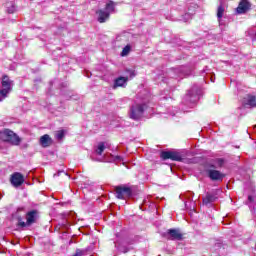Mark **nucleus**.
<instances>
[{"label": "nucleus", "instance_id": "obj_1", "mask_svg": "<svg viewBox=\"0 0 256 256\" xmlns=\"http://www.w3.org/2000/svg\"><path fill=\"white\" fill-rule=\"evenodd\" d=\"M113 11H115V2L109 1L108 3H106V7L104 10L100 9L96 12V14L98 15V22L105 23V21L109 19V16L111 15V13H113Z\"/></svg>", "mask_w": 256, "mask_h": 256}, {"label": "nucleus", "instance_id": "obj_2", "mask_svg": "<svg viewBox=\"0 0 256 256\" xmlns=\"http://www.w3.org/2000/svg\"><path fill=\"white\" fill-rule=\"evenodd\" d=\"M13 89V81L9 79V76H4L2 78V89L0 90V102L4 101V99H7L9 97V94L11 93Z\"/></svg>", "mask_w": 256, "mask_h": 256}, {"label": "nucleus", "instance_id": "obj_3", "mask_svg": "<svg viewBox=\"0 0 256 256\" xmlns=\"http://www.w3.org/2000/svg\"><path fill=\"white\" fill-rule=\"evenodd\" d=\"M0 139H2V141H6L7 143H11V145L21 144V138L11 130H4L0 132Z\"/></svg>", "mask_w": 256, "mask_h": 256}, {"label": "nucleus", "instance_id": "obj_4", "mask_svg": "<svg viewBox=\"0 0 256 256\" xmlns=\"http://www.w3.org/2000/svg\"><path fill=\"white\" fill-rule=\"evenodd\" d=\"M201 99V90L197 88V86H194L188 93L186 94L184 101L187 103V105H190L193 107L197 101Z\"/></svg>", "mask_w": 256, "mask_h": 256}, {"label": "nucleus", "instance_id": "obj_5", "mask_svg": "<svg viewBox=\"0 0 256 256\" xmlns=\"http://www.w3.org/2000/svg\"><path fill=\"white\" fill-rule=\"evenodd\" d=\"M145 109H147V105L134 103L130 108V119H134V121H139V119L143 117Z\"/></svg>", "mask_w": 256, "mask_h": 256}, {"label": "nucleus", "instance_id": "obj_6", "mask_svg": "<svg viewBox=\"0 0 256 256\" xmlns=\"http://www.w3.org/2000/svg\"><path fill=\"white\" fill-rule=\"evenodd\" d=\"M10 183L17 189V187H21L25 183V177L23 174L15 172L11 175Z\"/></svg>", "mask_w": 256, "mask_h": 256}, {"label": "nucleus", "instance_id": "obj_7", "mask_svg": "<svg viewBox=\"0 0 256 256\" xmlns=\"http://www.w3.org/2000/svg\"><path fill=\"white\" fill-rule=\"evenodd\" d=\"M106 148L107 146L105 145V142H99L94 148L93 154L91 155L92 161H101V158H95V155L101 157L103 155V151H105Z\"/></svg>", "mask_w": 256, "mask_h": 256}, {"label": "nucleus", "instance_id": "obj_8", "mask_svg": "<svg viewBox=\"0 0 256 256\" xmlns=\"http://www.w3.org/2000/svg\"><path fill=\"white\" fill-rule=\"evenodd\" d=\"M117 199H125V197H131V188L125 186L116 187Z\"/></svg>", "mask_w": 256, "mask_h": 256}, {"label": "nucleus", "instance_id": "obj_9", "mask_svg": "<svg viewBox=\"0 0 256 256\" xmlns=\"http://www.w3.org/2000/svg\"><path fill=\"white\" fill-rule=\"evenodd\" d=\"M249 9H251V3H249L247 0H241L238 7L236 8V13L238 15H243L247 13Z\"/></svg>", "mask_w": 256, "mask_h": 256}, {"label": "nucleus", "instance_id": "obj_10", "mask_svg": "<svg viewBox=\"0 0 256 256\" xmlns=\"http://www.w3.org/2000/svg\"><path fill=\"white\" fill-rule=\"evenodd\" d=\"M208 177L211 181H223L225 174L221 173L219 170H208Z\"/></svg>", "mask_w": 256, "mask_h": 256}, {"label": "nucleus", "instance_id": "obj_11", "mask_svg": "<svg viewBox=\"0 0 256 256\" xmlns=\"http://www.w3.org/2000/svg\"><path fill=\"white\" fill-rule=\"evenodd\" d=\"M246 205H248L252 215H254V217H256V195L255 194L248 196Z\"/></svg>", "mask_w": 256, "mask_h": 256}, {"label": "nucleus", "instance_id": "obj_12", "mask_svg": "<svg viewBox=\"0 0 256 256\" xmlns=\"http://www.w3.org/2000/svg\"><path fill=\"white\" fill-rule=\"evenodd\" d=\"M215 201H217V196L212 193H207L202 199V203L205 207H211Z\"/></svg>", "mask_w": 256, "mask_h": 256}, {"label": "nucleus", "instance_id": "obj_13", "mask_svg": "<svg viewBox=\"0 0 256 256\" xmlns=\"http://www.w3.org/2000/svg\"><path fill=\"white\" fill-rule=\"evenodd\" d=\"M174 73H176L177 77L180 78L189 77V75H191V71L187 66H180L174 69Z\"/></svg>", "mask_w": 256, "mask_h": 256}, {"label": "nucleus", "instance_id": "obj_14", "mask_svg": "<svg viewBox=\"0 0 256 256\" xmlns=\"http://www.w3.org/2000/svg\"><path fill=\"white\" fill-rule=\"evenodd\" d=\"M37 221V211L32 210L26 214V226L29 227Z\"/></svg>", "mask_w": 256, "mask_h": 256}, {"label": "nucleus", "instance_id": "obj_15", "mask_svg": "<svg viewBox=\"0 0 256 256\" xmlns=\"http://www.w3.org/2000/svg\"><path fill=\"white\" fill-rule=\"evenodd\" d=\"M127 81L129 78L120 76L114 80L113 89H117L118 87H126Z\"/></svg>", "mask_w": 256, "mask_h": 256}, {"label": "nucleus", "instance_id": "obj_16", "mask_svg": "<svg viewBox=\"0 0 256 256\" xmlns=\"http://www.w3.org/2000/svg\"><path fill=\"white\" fill-rule=\"evenodd\" d=\"M168 235L169 239H172V241H181L183 239V235L175 229L168 230Z\"/></svg>", "mask_w": 256, "mask_h": 256}, {"label": "nucleus", "instance_id": "obj_17", "mask_svg": "<svg viewBox=\"0 0 256 256\" xmlns=\"http://www.w3.org/2000/svg\"><path fill=\"white\" fill-rule=\"evenodd\" d=\"M243 105L244 107L248 108L256 107V97L248 95L246 98H244Z\"/></svg>", "mask_w": 256, "mask_h": 256}, {"label": "nucleus", "instance_id": "obj_18", "mask_svg": "<svg viewBox=\"0 0 256 256\" xmlns=\"http://www.w3.org/2000/svg\"><path fill=\"white\" fill-rule=\"evenodd\" d=\"M224 14H225V7H223V5L218 6L217 19H218L219 25H224V23H223V15Z\"/></svg>", "mask_w": 256, "mask_h": 256}, {"label": "nucleus", "instance_id": "obj_19", "mask_svg": "<svg viewBox=\"0 0 256 256\" xmlns=\"http://www.w3.org/2000/svg\"><path fill=\"white\" fill-rule=\"evenodd\" d=\"M170 159L172 161H180L182 163L183 161H185V158H183V155H181L179 152H173V151H171Z\"/></svg>", "mask_w": 256, "mask_h": 256}, {"label": "nucleus", "instance_id": "obj_20", "mask_svg": "<svg viewBox=\"0 0 256 256\" xmlns=\"http://www.w3.org/2000/svg\"><path fill=\"white\" fill-rule=\"evenodd\" d=\"M49 141H51V137L48 134H45L40 138L42 147H49Z\"/></svg>", "mask_w": 256, "mask_h": 256}, {"label": "nucleus", "instance_id": "obj_21", "mask_svg": "<svg viewBox=\"0 0 256 256\" xmlns=\"http://www.w3.org/2000/svg\"><path fill=\"white\" fill-rule=\"evenodd\" d=\"M6 9L8 13H15V2H7L6 3Z\"/></svg>", "mask_w": 256, "mask_h": 256}, {"label": "nucleus", "instance_id": "obj_22", "mask_svg": "<svg viewBox=\"0 0 256 256\" xmlns=\"http://www.w3.org/2000/svg\"><path fill=\"white\" fill-rule=\"evenodd\" d=\"M129 53H131V45L130 44L126 45L123 48V50L121 52V57H127V55H129Z\"/></svg>", "mask_w": 256, "mask_h": 256}, {"label": "nucleus", "instance_id": "obj_23", "mask_svg": "<svg viewBox=\"0 0 256 256\" xmlns=\"http://www.w3.org/2000/svg\"><path fill=\"white\" fill-rule=\"evenodd\" d=\"M115 247L116 249H118V251H120L121 253H127L129 251L128 247H123L121 246V244L119 243V241L115 242Z\"/></svg>", "mask_w": 256, "mask_h": 256}, {"label": "nucleus", "instance_id": "obj_24", "mask_svg": "<svg viewBox=\"0 0 256 256\" xmlns=\"http://www.w3.org/2000/svg\"><path fill=\"white\" fill-rule=\"evenodd\" d=\"M17 227H20L21 229H24V227H27V222L23 221V218L21 216L17 217Z\"/></svg>", "mask_w": 256, "mask_h": 256}, {"label": "nucleus", "instance_id": "obj_25", "mask_svg": "<svg viewBox=\"0 0 256 256\" xmlns=\"http://www.w3.org/2000/svg\"><path fill=\"white\" fill-rule=\"evenodd\" d=\"M55 137L58 141H61L63 137H65V131L64 130H59L55 133Z\"/></svg>", "mask_w": 256, "mask_h": 256}, {"label": "nucleus", "instance_id": "obj_26", "mask_svg": "<svg viewBox=\"0 0 256 256\" xmlns=\"http://www.w3.org/2000/svg\"><path fill=\"white\" fill-rule=\"evenodd\" d=\"M160 157L164 160L171 159V151H163Z\"/></svg>", "mask_w": 256, "mask_h": 256}, {"label": "nucleus", "instance_id": "obj_27", "mask_svg": "<svg viewBox=\"0 0 256 256\" xmlns=\"http://www.w3.org/2000/svg\"><path fill=\"white\" fill-rule=\"evenodd\" d=\"M214 165H216V167H221L222 165H225V160L223 158H217L214 160Z\"/></svg>", "mask_w": 256, "mask_h": 256}, {"label": "nucleus", "instance_id": "obj_28", "mask_svg": "<svg viewBox=\"0 0 256 256\" xmlns=\"http://www.w3.org/2000/svg\"><path fill=\"white\" fill-rule=\"evenodd\" d=\"M111 157L115 163H121V161H124L123 157L119 155H112Z\"/></svg>", "mask_w": 256, "mask_h": 256}, {"label": "nucleus", "instance_id": "obj_29", "mask_svg": "<svg viewBox=\"0 0 256 256\" xmlns=\"http://www.w3.org/2000/svg\"><path fill=\"white\" fill-rule=\"evenodd\" d=\"M73 256H85V250L77 249Z\"/></svg>", "mask_w": 256, "mask_h": 256}, {"label": "nucleus", "instance_id": "obj_30", "mask_svg": "<svg viewBox=\"0 0 256 256\" xmlns=\"http://www.w3.org/2000/svg\"><path fill=\"white\" fill-rule=\"evenodd\" d=\"M127 73H129L130 77L133 78L135 75H137L134 70H127Z\"/></svg>", "mask_w": 256, "mask_h": 256}, {"label": "nucleus", "instance_id": "obj_31", "mask_svg": "<svg viewBox=\"0 0 256 256\" xmlns=\"http://www.w3.org/2000/svg\"><path fill=\"white\" fill-rule=\"evenodd\" d=\"M61 173H65V171H58V173L54 174V177H59V175H61Z\"/></svg>", "mask_w": 256, "mask_h": 256}, {"label": "nucleus", "instance_id": "obj_32", "mask_svg": "<svg viewBox=\"0 0 256 256\" xmlns=\"http://www.w3.org/2000/svg\"><path fill=\"white\" fill-rule=\"evenodd\" d=\"M185 17L191 18L190 14H185Z\"/></svg>", "mask_w": 256, "mask_h": 256}, {"label": "nucleus", "instance_id": "obj_33", "mask_svg": "<svg viewBox=\"0 0 256 256\" xmlns=\"http://www.w3.org/2000/svg\"><path fill=\"white\" fill-rule=\"evenodd\" d=\"M18 211H23V208H18Z\"/></svg>", "mask_w": 256, "mask_h": 256}]
</instances>
